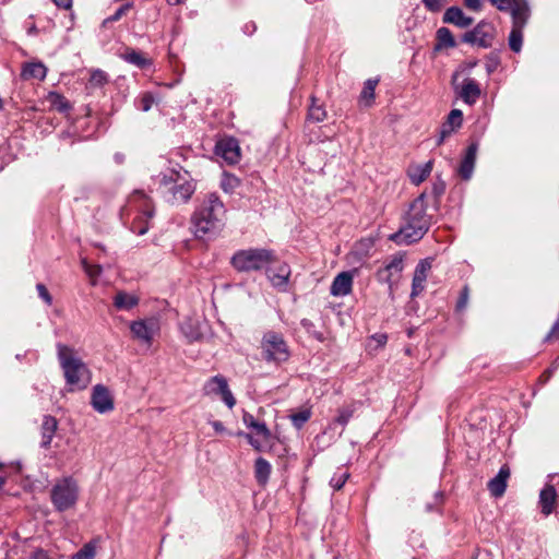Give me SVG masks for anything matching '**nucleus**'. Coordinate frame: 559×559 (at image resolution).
Here are the masks:
<instances>
[{
	"instance_id": "nucleus-6",
	"label": "nucleus",
	"mask_w": 559,
	"mask_h": 559,
	"mask_svg": "<svg viewBox=\"0 0 559 559\" xmlns=\"http://www.w3.org/2000/svg\"><path fill=\"white\" fill-rule=\"evenodd\" d=\"M261 354L266 361L276 364L286 361L289 358L288 345L283 335L273 331L264 333L261 341Z\"/></svg>"
},
{
	"instance_id": "nucleus-44",
	"label": "nucleus",
	"mask_w": 559,
	"mask_h": 559,
	"mask_svg": "<svg viewBox=\"0 0 559 559\" xmlns=\"http://www.w3.org/2000/svg\"><path fill=\"white\" fill-rule=\"evenodd\" d=\"M49 98H50L51 104H52V105H53L58 110L62 111V110H66V109H67L68 105H67V103H66L64 98H63L61 95H59V94H57V93H51V94L49 95Z\"/></svg>"
},
{
	"instance_id": "nucleus-9",
	"label": "nucleus",
	"mask_w": 559,
	"mask_h": 559,
	"mask_svg": "<svg viewBox=\"0 0 559 559\" xmlns=\"http://www.w3.org/2000/svg\"><path fill=\"white\" fill-rule=\"evenodd\" d=\"M203 390L206 395L219 396L229 408H233L236 404V399L228 388L227 380L223 376L210 378L205 382Z\"/></svg>"
},
{
	"instance_id": "nucleus-55",
	"label": "nucleus",
	"mask_w": 559,
	"mask_h": 559,
	"mask_svg": "<svg viewBox=\"0 0 559 559\" xmlns=\"http://www.w3.org/2000/svg\"><path fill=\"white\" fill-rule=\"evenodd\" d=\"M142 103H143V110L147 111L152 105L151 97L150 96L143 97Z\"/></svg>"
},
{
	"instance_id": "nucleus-38",
	"label": "nucleus",
	"mask_w": 559,
	"mask_h": 559,
	"mask_svg": "<svg viewBox=\"0 0 559 559\" xmlns=\"http://www.w3.org/2000/svg\"><path fill=\"white\" fill-rule=\"evenodd\" d=\"M349 477V474L348 472L346 471H340L337 473L334 474V476L331 478V486L335 489V490H340L344 484L346 483V480L348 479Z\"/></svg>"
},
{
	"instance_id": "nucleus-52",
	"label": "nucleus",
	"mask_w": 559,
	"mask_h": 559,
	"mask_svg": "<svg viewBox=\"0 0 559 559\" xmlns=\"http://www.w3.org/2000/svg\"><path fill=\"white\" fill-rule=\"evenodd\" d=\"M53 3L63 10H69L72 7V0H52Z\"/></svg>"
},
{
	"instance_id": "nucleus-32",
	"label": "nucleus",
	"mask_w": 559,
	"mask_h": 559,
	"mask_svg": "<svg viewBox=\"0 0 559 559\" xmlns=\"http://www.w3.org/2000/svg\"><path fill=\"white\" fill-rule=\"evenodd\" d=\"M463 114L460 109H453L450 111L447 121L442 127H448L451 132H454L462 126Z\"/></svg>"
},
{
	"instance_id": "nucleus-37",
	"label": "nucleus",
	"mask_w": 559,
	"mask_h": 559,
	"mask_svg": "<svg viewBox=\"0 0 559 559\" xmlns=\"http://www.w3.org/2000/svg\"><path fill=\"white\" fill-rule=\"evenodd\" d=\"M96 555V546L93 543L85 544L71 559H94Z\"/></svg>"
},
{
	"instance_id": "nucleus-39",
	"label": "nucleus",
	"mask_w": 559,
	"mask_h": 559,
	"mask_svg": "<svg viewBox=\"0 0 559 559\" xmlns=\"http://www.w3.org/2000/svg\"><path fill=\"white\" fill-rule=\"evenodd\" d=\"M308 117L316 122H320L324 120L326 112L321 106L312 104L309 108Z\"/></svg>"
},
{
	"instance_id": "nucleus-42",
	"label": "nucleus",
	"mask_w": 559,
	"mask_h": 559,
	"mask_svg": "<svg viewBox=\"0 0 559 559\" xmlns=\"http://www.w3.org/2000/svg\"><path fill=\"white\" fill-rule=\"evenodd\" d=\"M403 270V259L401 257H394L392 261L386 265L385 271L392 275L393 272L400 273Z\"/></svg>"
},
{
	"instance_id": "nucleus-51",
	"label": "nucleus",
	"mask_w": 559,
	"mask_h": 559,
	"mask_svg": "<svg viewBox=\"0 0 559 559\" xmlns=\"http://www.w3.org/2000/svg\"><path fill=\"white\" fill-rule=\"evenodd\" d=\"M350 412L349 411H346V409H343L340 412V415L337 417V421L341 424V425H345L347 424L349 417H350Z\"/></svg>"
},
{
	"instance_id": "nucleus-25",
	"label": "nucleus",
	"mask_w": 559,
	"mask_h": 559,
	"mask_svg": "<svg viewBox=\"0 0 559 559\" xmlns=\"http://www.w3.org/2000/svg\"><path fill=\"white\" fill-rule=\"evenodd\" d=\"M138 304L139 298L126 292H118L114 297V305L118 310H130Z\"/></svg>"
},
{
	"instance_id": "nucleus-19",
	"label": "nucleus",
	"mask_w": 559,
	"mask_h": 559,
	"mask_svg": "<svg viewBox=\"0 0 559 559\" xmlns=\"http://www.w3.org/2000/svg\"><path fill=\"white\" fill-rule=\"evenodd\" d=\"M466 40L481 47H488L492 40L491 29L486 24H479L466 36Z\"/></svg>"
},
{
	"instance_id": "nucleus-43",
	"label": "nucleus",
	"mask_w": 559,
	"mask_h": 559,
	"mask_svg": "<svg viewBox=\"0 0 559 559\" xmlns=\"http://www.w3.org/2000/svg\"><path fill=\"white\" fill-rule=\"evenodd\" d=\"M309 417H310V413L307 411L299 412V413L293 414L290 416L294 425L297 428H300L309 419Z\"/></svg>"
},
{
	"instance_id": "nucleus-41",
	"label": "nucleus",
	"mask_w": 559,
	"mask_h": 559,
	"mask_svg": "<svg viewBox=\"0 0 559 559\" xmlns=\"http://www.w3.org/2000/svg\"><path fill=\"white\" fill-rule=\"evenodd\" d=\"M131 9V3H127V4H123L122 7H120L116 12L115 14H112L111 16L107 17L105 21H104V25H106L107 23H111V22H116L118 20H120L124 14H127V12Z\"/></svg>"
},
{
	"instance_id": "nucleus-61",
	"label": "nucleus",
	"mask_w": 559,
	"mask_h": 559,
	"mask_svg": "<svg viewBox=\"0 0 559 559\" xmlns=\"http://www.w3.org/2000/svg\"><path fill=\"white\" fill-rule=\"evenodd\" d=\"M0 468H2V464H0ZM4 484V478L2 476H0V488L3 486Z\"/></svg>"
},
{
	"instance_id": "nucleus-34",
	"label": "nucleus",
	"mask_w": 559,
	"mask_h": 559,
	"mask_svg": "<svg viewBox=\"0 0 559 559\" xmlns=\"http://www.w3.org/2000/svg\"><path fill=\"white\" fill-rule=\"evenodd\" d=\"M123 58L128 62L133 63V64L138 66L139 68H145L151 64V61L147 58H145L144 55H142L141 52H138L135 50L127 51L124 53Z\"/></svg>"
},
{
	"instance_id": "nucleus-11",
	"label": "nucleus",
	"mask_w": 559,
	"mask_h": 559,
	"mask_svg": "<svg viewBox=\"0 0 559 559\" xmlns=\"http://www.w3.org/2000/svg\"><path fill=\"white\" fill-rule=\"evenodd\" d=\"M91 404L93 408L100 414L109 413L114 409V396L109 389L103 384H96L92 390Z\"/></svg>"
},
{
	"instance_id": "nucleus-62",
	"label": "nucleus",
	"mask_w": 559,
	"mask_h": 559,
	"mask_svg": "<svg viewBox=\"0 0 559 559\" xmlns=\"http://www.w3.org/2000/svg\"><path fill=\"white\" fill-rule=\"evenodd\" d=\"M441 498H442V495L441 493H437L435 499H436L437 502H439V501H441Z\"/></svg>"
},
{
	"instance_id": "nucleus-13",
	"label": "nucleus",
	"mask_w": 559,
	"mask_h": 559,
	"mask_svg": "<svg viewBox=\"0 0 559 559\" xmlns=\"http://www.w3.org/2000/svg\"><path fill=\"white\" fill-rule=\"evenodd\" d=\"M217 154L227 163L236 164L240 159V147L238 141L233 138L222 139L216 144Z\"/></svg>"
},
{
	"instance_id": "nucleus-59",
	"label": "nucleus",
	"mask_w": 559,
	"mask_h": 559,
	"mask_svg": "<svg viewBox=\"0 0 559 559\" xmlns=\"http://www.w3.org/2000/svg\"><path fill=\"white\" fill-rule=\"evenodd\" d=\"M559 328V323H556L551 333L547 336L548 338L555 333V331Z\"/></svg>"
},
{
	"instance_id": "nucleus-63",
	"label": "nucleus",
	"mask_w": 559,
	"mask_h": 559,
	"mask_svg": "<svg viewBox=\"0 0 559 559\" xmlns=\"http://www.w3.org/2000/svg\"><path fill=\"white\" fill-rule=\"evenodd\" d=\"M427 510H428V511H430V510H431V506H430V504H428V506H427Z\"/></svg>"
},
{
	"instance_id": "nucleus-28",
	"label": "nucleus",
	"mask_w": 559,
	"mask_h": 559,
	"mask_svg": "<svg viewBox=\"0 0 559 559\" xmlns=\"http://www.w3.org/2000/svg\"><path fill=\"white\" fill-rule=\"evenodd\" d=\"M271 471V464L266 460L263 457L257 459L254 463V476L260 485L264 486L267 483Z\"/></svg>"
},
{
	"instance_id": "nucleus-58",
	"label": "nucleus",
	"mask_w": 559,
	"mask_h": 559,
	"mask_svg": "<svg viewBox=\"0 0 559 559\" xmlns=\"http://www.w3.org/2000/svg\"><path fill=\"white\" fill-rule=\"evenodd\" d=\"M385 341H386V336H385V335H383V334L378 335V342H379L380 344L385 343Z\"/></svg>"
},
{
	"instance_id": "nucleus-22",
	"label": "nucleus",
	"mask_w": 559,
	"mask_h": 559,
	"mask_svg": "<svg viewBox=\"0 0 559 559\" xmlns=\"http://www.w3.org/2000/svg\"><path fill=\"white\" fill-rule=\"evenodd\" d=\"M557 500V492L554 486L547 485L539 495V503L542 506V512L545 515H549L555 506Z\"/></svg>"
},
{
	"instance_id": "nucleus-31",
	"label": "nucleus",
	"mask_w": 559,
	"mask_h": 559,
	"mask_svg": "<svg viewBox=\"0 0 559 559\" xmlns=\"http://www.w3.org/2000/svg\"><path fill=\"white\" fill-rule=\"evenodd\" d=\"M240 186V179L231 174L224 173L221 179V188L226 193H233Z\"/></svg>"
},
{
	"instance_id": "nucleus-29",
	"label": "nucleus",
	"mask_w": 559,
	"mask_h": 559,
	"mask_svg": "<svg viewBox=\"0 0 559 559\" xmlns=\"http://www.w3.org/2000/svg\"><path fill=\"white\" fill-rule=\"evenodd\" d=\"M57 429V420L51 416H46L41 424L43 447H48Z\"/></svg>"
},
{
	"instance_id": "nucleus-45",
	"label": "nucleus",
	"mask_w": 559,
	"mask_h": 559,
	"mask_svg": "<svg viewBox=\"0 0 559 559\" xmlns=\"http://www.w3.org/2000/svg\"><path fill=\"white\" fill-rule=\"evenodd\" d=\"M36 289L38 292V295L39 297L47 304V305H51L52 304V297L51 295L49 294L48 289L46 288V286L44 284H37L36 285Z\"/></svg>"
},
{
	"instance_id": "nucleus-5",
	"label": "nucleus",
	"mask_w": 559,
	"mask_h": 559,
	"mask_svg": "<svg viewBox=\"0 0 559 559\" xmlns=\"http://www.w3.org/2000/svg\"><path fill=\"white\" fill-rule=\"evenodd\" d=\"M78 497L79 487L72 478H63L57 481L50 492L51 502L58 511L73 508Z\"/></svg>"
},
{
	"instance_id": "nucleus-40",
	"label": "nucleus",
	"mask_w": 559,
	"mask_h": 559,
	"mask_svg": "<svg viewBox=\"0 0 559 559\" xmlns=\"http://www.w3.org/2000/svg\"><path fill=\"white\" fill-rule=\"evenodd\" d=\"M107 82V75L100 70H95L91 74L90 83L93 86H103Z\"/></svg>"
},
{
	"instance_id": "nucleus-49",
	"label": "nucleus",
	"mask_w": 559,
	"mask_h": 559,
	"mask_svg": "<svg viewBox=\"0 0 559 559\" xmlns=\"http://www.w3.org/2000/svg\"><path fill=\"white\" fill-rule=\"evenodd\" d=\"M246 438L247 440L249 441V443L255 448L257 450H260L261 447H262V443H264L265 441H263L260 437L257 436V438H254L253 436L251 435H246Z\"/></svg>"
},
{
	"instance_id": "nucleus-54",
	"label": "nucleus",
	"mask_w": 559,
	"mask_h": 559,
	"mask_svg": "<svg viewBox=\"0 0 559 559\" xmlns=\"http://www.w3.org/2000/svg\"><path fill=\"white\" fill-rule=\"evenodd\" d=\"M211 425L217 433H224L226 431L224 425L218 420L211 421Z\"/></svg>"
},
{
	"instance_id": "nucleus-20",
	"label": "nucleus",
	"mask_w": 559,
	"mask_h": 559,
	"mask_svg": "<svg viewBox=\"0 0 559 559\" xmlns=\"http://www.w3.org/2000/svg\"><path fill=\"white\" fill-rule=\"evenodd\" d=\"M443 21L462 28L468 27L473 23V19L466 16L464 12L457 7L449 8L444 13Z\"/></svg>"
},
{
	"instance_id": "nucleus-27",
	"label": "nucleus",
	"mask_w": 559,
	"mask_h": 559,
	"mask_svg": "<svg viewBox=\"0 0 559 559\" xmlns=\"http://www.w3.org/2000/svg\"><path fill=\"white\" fill-rule=\"evenodd\" d=\"M497 10L501 12H510L511 16H515V7L523 4L526 10H530L526 0H488Z\"/></svg>"
},
{
	"instance_id": "nucleus-24",
	"label": "nucleus",
	"mask_w": 559,
	"mask_h": 559,
	"mask_svg": "<svg viewBox=\"0 0 559 559\" xmlns=\"http://www.w3.org/2000/svg\"><path fill=\"white\" fill-rule=\"evenodd\" d=\"M243 424L255 431V435L263 441H269L271 432L264 423L258 421L253 415L245 412L242 417Z\"/></svg>"
},
{
	"instance_id": "nucleus-33",
	"label": "nucleus",
	"mask_w": 559,
	"mask_h": 559,
	"mask_svg": "<svg viewBox=\"0 0 559 559\" xmlns=\"http://www.w3.org/2000/svg\"><path fill=\"white\" fill-rule=\"evenodd\" d=\"M378 84V80L369 79L366 81L364 88L360 94V100L369 106L374 97V90Z\"/></svg>"
},
{
	"instance_id": "nucleus-4",
	"label": "nucleus",
	"mask_w": 559,
	"mask_h": 559,
	"mask_svg": "<svg viewBox=\"0 0 559 559\" xmlns=\"http://www.w3.org/2000/svg\"><path fill=\"white\" fill-rule=\"evenodd\" d=\"M273 262L272 251L259 248L240 250L231 258L233 266L239 272L258 271Z\"/></svg>"
},
{
	"instance_id": "nucleus-47",
	"label": "nucleus",
	"mask_w": 559,
	"mask_h": 559,
	"mask_svg": "<svg viewBox=\"0 0 559 559\" xmlns=\"http://www.w3.org/2000/svg\"><path fill=\"white\" fill-rule=\"evenodd\" d=\"M468 302V288L465 286L463 289H462V293H461V296H460V299L457 301V309L459 310H462L466 307Z\"/></svg>"
},
{
	"instance_id": "nucleus-48",
	"label": "nucleus",
	"mask_w": 559,
	"mask_h": 559,
	"mask_svg": "<svg viewBox=\"0 0 559 559\" xmlns=\"http://www.w3.org/2000/svg\"><path fill=\"white\" fill-rule=\"evenodd\" d=\"M426 7L431 11H439L444 3V0H424Z\"/></svg>"
},
{
	"instance_id": "nucleus-12",
	"label": "nucleus",
	"mask_w": 559,
	"mask_h": 559,
	"mask_svg": "<svg viewBox=\"0 0 559 559\" xmlns=\"http://www.w3.org/2000/svg\"><path fill=\"white\" fill-rule=\"evenodd\" d=\"M178 180H182V182L174 188V198L177 201L187 202L195 190L193 182L185 180L178 173H173L169 178L164 176L162 181L165 186H167L168 183L177 182Z\"/></svg>"
},
{
	"instance_id": "nucleus-14",
	"label": "nucleus",
	"mask_w": 559,
	"mask_h": 559,
	"mask_svg": "<svg viewBox=\"0 0 559 559\" xmlns=\"http://www.w3.org/2000/svg\"><path fill=\"white\" fill-rule=\"evenodd\" d=\"M266 273L274 287L283 290L286 289L292 273L288 264L284 262L276 263L275 265L269 267Z\"/></svg>"
},
{
	"instance_id": "nucleus-46",
	"label": "nucleus",
	"mask_w": 559,
	"mask_h": 559,
	"mask_svg": "<svg viewBox=\"0 0 559 559\" xmlns=\"http://www.w3.org/2000/svg\"><path fill=\"white\" fill-rule=\"evenodd\" d=\"M464 4L467 9L479 12L483 9L481 0H464Z\"/></svg>"
},
{
	"instance_id": "nucleus-57",
	"label": "nucleus",
	"mask_w": 559,
	"mask_h": 559,
	"mask_svg": "<svg viewBox=\"0 0 559 559\" xmlns=\"http://www.w3.org/2000/svg\"><path fill=\"white\" fill-rule=\"evenodd\" d=\"M167 2L170 5H178V4H181L183 2V0H167Z\"/></svg>"
},
{
	"instance_id": "nucleus-17",
	"label": "nucleus",
	"mask_w": 559,
	"mask_h": 559,
	"mask_svg": "<svg viewBox=\"0 0 559 559\" xmlns=\"http://www.w3.org/2000/svg\"><path fill=\"white\" fill-rule=\"evenodd\" d=\"M477 150H478L477 144H475V143L471 144L467 147L465 156L461 162V165L459 167V175L464 180H468L473 175V170H474L475 162H476Z\"/></svg>"
},
{
	"instance_id": "nucleus-7",
	"label": "nucleus",
	"mask_w": 559,
	"mask_h": 559,
	"mask_svg": "<svg viewBox=\"0 0 559 559\" xmlns=\"http://www.w3.org/2000/svg\"><path fill=\"white\" fill-rule=\"evenodd\" d=\"M130 205L139 211L131 229L138 235H144L148 230V219L153 216L151 201L143 192L138 191L131 197Z\"/></svg>"
},
{
	"instance_id": "nucleus-35",
	"label": "nucleus",
	"mask_w": 559,
	"mask_h": 559,
	"mask_svg": "<svg viewBox=\"0 0 559 559\" xmlns=\"http://www.w3.org/2000/svg\"><path fill=\"white\" fill-rule=\"evenodd\" d=\"M81 264L87 276L91 278L92 284L95 285L97 277L102 273V266L98 264H90L85 258L81 259Z\"/></svg>"
},
{
	"instance_id": "nucleus-50",
	"label": "nucleus",
	"mask_w": 559,
	"mask_h": 559,
	"mask_svg": "<svg viewBox=\"0 0 559 559\" xmlns=\"http://www.w3.org/2000/svg\"><path fill=\"white\" fill-rule=\"evenodd\" d=\"M28 559H51L49 555L43 549H35L31 552Z\"/></svg>"
},
{
	"instance_id": "nucleus-26",
	"label": "nucleus",
	"mask_w": 559,
	"mask_h": 559,
	"mask_svg": "<svg viewBox=\"0 0 559 559\" xmlns=\"http://www.w3.org/2000/svg\"><path fill=\"white\" fill-rule=\"evenodd\" d=\"M432 170V162L429 160L424 165H417L409 169V178L416 186L425 181Z\"/></svg>"
},
{
	"instance_id": "nucleus-16",
	"label": "nucleus",
	"mask_w": 559,
	"mask_h": 559,
	"mask_svg": "<svg viewBox=\"0 0 559 559\" xmlns=\"http://www.w3.org/2000/svg\"><path fill=\"white\" fill-rule=\"evenodd\" d=\"M352 287L353 274L350 272H342L333 280L330 292L334 297H343L352 292Z\"/></svg>"
},
{
	"instance_id": "nucleus-56",
	"label": "nucleus",
	"mask_w": 559,
	"mask_h": 559,
	"mask_svg": "<svg viewBox=\"0 0 559 559\" xmlns=\"http://www.w3.org/2000/svg\"><path fill=\"white\" fill-rule=\"evenodd\" d=\"M433 191L437 195L442 194L444 191V185L441 183L440 186H435Z\"/></svg>"
},
{
	"instance_id": "nucleus-2",
	"label": "nucleus",
	"mask_w": 559,
	"mask_h": 559,
	"mask_svg": "<svg viewBox=\"0 0 559 559\" xmlns=\"http://www.w3.org/2000/svg\"><path fill=\"white\" fill-rule=\"evenodd\" d=\"M225 215V205L221 199L214 193L207 194L192 217L195 236L202 238L221 229Z\"/></svg>"
},
{
	"instance_id": "nucleus-8",
	"label": "nucleus",
	"mask_w": 559,
	"mask_h": 559,
	"mask_svg": "<svg viewBox=\"0 0 559 559\" xmlns=\"http://www.w3.org/2000/svg\"><path fill=\"white\" fill-rule=\"evenodd\" d=\"M530 10L523 4L515 7V16L512 17V29L509 35V46L514 52H520L523 44V29L528 21Z\"/></svg>"
},
{
	"instance_id": "nucleus-53",
	"label": "nucleus",
	"mask_w": 559,
	"mask_h": 559,
	"mask_svg": "<svg viewBox=\"0 0 559 559\" xmlns=\"http://www.w3.org/2000/svg\"><path fill=\"white\" fill-rule=\"evenodd\" d=\"M452 132L448 129V127H441L440 136L438 139V145L442 144L443 141L451 134Z\"/></svg>"
},
{
	"instance_id": "nucleus-15",
	"label": "nucleus",
	"mask_w": 559,
	"mask_h": 559,
	"mask_svg": "<svg viewBox=\"0 0 559 559\" xmlns=\"http://www.w3.org/2000/svg\"><path fill=\"white\" fill-rule=\"evenodd\" d=\"M431 270V263L428 259L421 260L415 269L413 285H412V297L419 295L424 288L428 277V273Z\"/></svg>"
},
{
	"instance_id": "nucleus-60",
	"label": "nucleus",
	"mask_w": 559,
	"mask_h": 559,
	"mask_svg": "<svg viewBox=\"0 0 559 559\" xmlns=\"http://www.w3.org/2000/svg\"><path fill=\"white\" fill-rule=\"evenodd\" d=\"M36 32H37V28H36V26H35V25H33V26L29 28V31H28V33H29V34H35Z\"/></svg>"
},
{
	"instance_id": "nucleus-30",
	"label": "nucleus",
	"mask_w": 559,
	"mask_h": 559,
	"mask_svg": "<svg viewBox=\"0 0 559 559\" xmlns=\"http://www.w3.org/2000/svg\"><path fill=\"white\" fill-rule=\"evenodd\" d=\"M437 40L436 49L449 48L455 45L452 34L447 27H441L437 31Z\"/></svg>"
},
{
	"instance_id": "nucleus-18",
	"label": "nucleus",
	"mask_w": 559,
	"mask_h": 559,
	"mask_svg": "<svg viewBox=\"0 0 559 559\" xmlns=\"http://www.w3.org/2000/svg\"><path fill=\"white\" fill-rule=\"evenodd\" d=\"M457 93L465 104L474 105L480 96V87L474 80L466 79Z\"/></svg>"
},
{
	"instance_id": "nucleus-1",
	"label": "nucleus",
	"mask_w": 559,
	"mask_h": 559,
	"mask_svg": "<svg viewBox=\"0 0 559 559\" xmlns=\"http://www.w3.org/2000/svg\"><path fill=\"white\" fill-rule=\"evenodd\" d=\"M426 195L421 193L411 206L400 230L391 238L400 245H409L423 238L427 233L430 221L426 214Z\"/></svg>"
},
{
	"instance_id": "nucleus-21",
	"label": "nucleus",
	"mask_w": 559,
	"mask_h": 559,
	"mask_svg": "<svg viewBox=\"0 0 559 559\" xmlns=\"http://www.w3.org/2000/svg\"><path fill=\"white\" fill-rule=\"evenodd\" d=\"M509 476L510 469L507 466H502L498 475L488 483V488L495 497H500L504 493Z\"/></svg>"
},
{
	"instance_id": "nucleus-3",
	"label": "nucleus",
	"mask_w": 559,
	"mask_h": 559,
	"mask_svg": "<svg viewBox=\"0 0 559 559\" xmlns=\"http://www.w3.org/2000/svg\"><path fill=\"white\" fill-rule=\"evenodd\" d=\"M57 348L58 358L63 369L67 383L76 389H84L90 382V371L87 367L75 356L70 347L58 344Z\"/></svg>"
},
{
	"instance_id": "nucleus-10",
	"label": "nucleus",
	"mask_w": 559,
	"mask_h": 559,
	"mask_svg": "<svg viewBox=\"0 0 559 559\" xmlns=\"http://www.w3.org/2000/svg\"><path fill=\"white\" fill-rule=\"evenodd\" d=\"M130 330L135 340L146 345H151L153 338L159 332V323L154 318L138 320L130 324Z\"/></svg>"
},
{
	"instance_id": "nucleus-36",
	"label": "nucleus",
	"mask_w": 559,
	"mask_h": 559,
	"mask_svg": "<svg viewBox=\"0 0 559 559\" xmlns=\"http://www.w3.org/2000/svg\"><path fill=\"white\" fill-rule=\"evenodd\" d=\"M181 330L183 334L187 336V338L190 341H197L202 335L200 329L197 328L191 320L183 322L181 324Z\"/></svg>"
},
{
	"instance_id": "nucleus-23",
	"label": "nucleus",
	"mask_w": 559,
	"mask_h": 559,
	"mask_svg": "<svg viewBox=\"0 0 559 559\" xmlns=\"http://www.w3.org/2000/svg\"><path fill=\"white\" fill-rule=\"evenodd\" d=\"M46 74L47 68L41 62L25 63L21 73L24 80H44Z\"/></svg>"
}]
</instances>
